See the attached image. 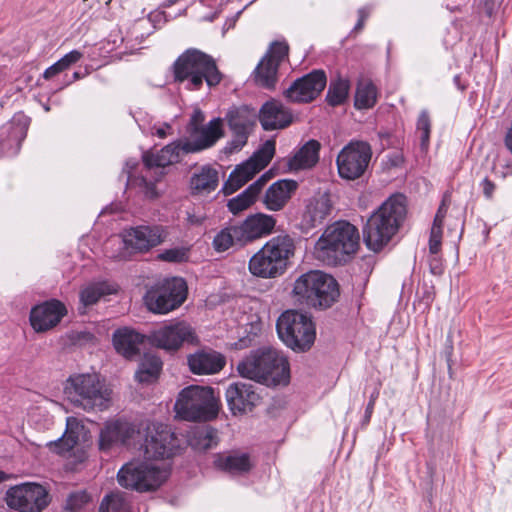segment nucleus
<instances>
[{
    "label": "nucleus",
    "instance_id": "f257e3e1",
    "mask_svg": "<svg viewBox=\"0 0 512 512\" xmlns=\"http://www.w3.org/2000/svg\"><path fill=\"white\" fill-rule=\"evenodd\" d=\"M144 439L141 451L144 461L132 460L118 471V483L127 489L138 492L159 488L168 478L169 472L151 461L173 456L181 446L172 429L163 423L143 421L133 424L114 419L104 423L99 433V449L109 451L119 445H130Z\"/></svg>",
    "mask_w": 512,
    "mask_h": 512
},
{
    "label": "nucleus",
    "instance_id": "f03ea898",
    "mask_svg": "<svg viewBox=\"0 0 512 512\" xmlns=\"http://www.w3.org/2000/svg\"><path fill=\"white\" fill-rule=\"evenodd\" d=\"M406 215L405 196H390L371 214L363 228V240L367 248L373 252L381 251L398 233Z\"/></svg>",
    "mask_w": 512,
    "mask_h": 512
},
{
    "label": "nucleus",
    "instance_id": "7ed1b4c3",
    "mask_svg": "<svg viewBox=\"0 0 512 512\" xmlns=\"http://www.w3.org/2000/svg\"><path fill=\"white\" fill-rule=\"evenodd\" d=\"M237 371L243 378L269 387L287 385L290 381V367L287 358L271 347L252 351L238 363Z\"/></svg>",
    "mask_w": 512,
    "mask_h": 512
},
{
    "label": "nucleus",
    "instance_id": "20e7f679",
    "mask_svg": "<svg viewBox=\"0 0 512 512\" xmlns=\"http://www.w3.org/2000/svg\"><path fill=\"white\" fill-rule=\"evenodd\" d=\"M193 153L190 151L188 138L179 139L174 141L157 152H145L142 156L145 165V174L140 176H132L131 169L135 163L130 161L126 162L123 169V174H127V187L136 189V192L146 199H156L159 193L156 188V181L149 180L151 169L164 168L166 166L178 163L184 155Z\"/></svg>",
    "mask_w": 512,
    "mask_h": 512
},
{
    "label": "nucleus",
    "instance_id": "39448f33",
    "mask_svg": "<svg viewBox=\"0 0 512 512\" xmlns=\"http://www.w3.org/2000/svg\"><path fill=\"white\" fill-rule=\"evenodd\" d=\"M67 401L86 412L107 410L112 401V390L96 373H74L63 384Z\"/></svg>",
    "mask_w": 512,
    "mask_h": 512
},
{
    "label": "nucleus",
    "instance_id": "423d86ee",
    "mask_svg": "<svg viewBox=\"0 0 512 512\" xmlns=\"http://www.w3.org/2000/svg\"><path fill=\"white\" fill-rule=\"evenodd\" d=\"M358 229L347 221H336L329 225L314 247L316 259L327 264L337 265L347 261L359 247Z\"/></svg>",
    "mask_w": 512,
    "mask_h": 512
},
{
    "label": "nucleus",
    "instance_id": "0eeeda50",
    "mask_svg": "<svg viewBox=\"0 0 512 512\" xmlns=\"http://www.w3.org/2000/svg\"><path fill=\"white\" fill-rule=\"evenodd\" d=\"M176 82L184 83L188 90H199L205 81L209 87L218 85L222 80L212 56L196 48L185 50L173 64Z\"/></svg>",
    "mask_w": 512,
    "mask_h": 512
},
{
    "label": "nucleus",
    "instance_id": "6e6552de",
    "mask_svg": "<svg viewBox=\"0 0 512 512\" xmlns=\"http://www.w3.org/2000/svg\"><path fill=\"white\" fill-rule=\"evenodd\" d=\"M292 292L300 303L321 309L330 307L339 296L337 281L319 270L300 275L294 282Z\"/></svg>",
    "mask_w": 512,
    "mask_h": 512
},
{
    "label": "nucleus",
    "instance_id": "1a4fd4ad",
    "mask_svg": "<svg viewBox=\"0 0 512 512\" xmlns=\"http://www.w3.org/2000/svg\"><path fill=\"white\" fill-rule=\"evenodd\" d=\"M176 415L186 421H207L216 417L217 403L211 387L191 385L178 395L174 405Z\"/></svg>",
    "mask_w": 512,
    "mask_h": 512
},
{
    "label": "nucleus",
    "instance_id": "9d476101",
    "mask_svg": "<svg viewBox=\"0 0 512 512\" xmlns=\"http://www.w3.org/2000/svg\"><path fill=\"white\" fill-rule=\"evenodd\" d=\"M281 341L296 352H305L314 344L316 331L314 323L306 314L288 310L281 314L276 323Z\"/></svg>",
    "mask_w": 512,
    "mask_h": 512
},
{
    "label": "nucleus",
    "instance_id": "9b49d317",
    "mask_svg": "<svg viewBox=\"0 0 512 512\" xmlns=\"http://www.w3.org/2000/svg\"><path fill=\"white\" fill-rule=\"evenodd\" d=\"M187 285L182 278L164 279L149 288L144 296L147 308L158 314H166L178 308L186 299Z\"/></svg>",
    "mask_w": 512,
    "mask_h": 512
},
{
    "label": "nucleus",
    "instance_id": "f8f14e48",
    "mask_svg": "<svg viewBox=\"0 0 512 512\" xmlns=\"http://www.w3.org/2000/svg\"><path fill=\"white\" fill-rule=\"evenodd\" d=\"M275 154V141L267 140L263 143L250 159L238 165L229 175L223 185V192L226 195L234 193L246 184L260 170L265 168Z\"/></svg>",
    "mask_w": 512,
    "mask_h": 512
},
{
    "label": "nucleus",
    "instance_id": "ddd939ff",
    "mask_svg": "<svg viewBox=\"0 0 512 512\" xmlns=\"http://www.w3.org/2000/svg\"><path fill=\"white\" fill-rule=\"evenodd\" d=\"M371 157V146L367 142L351 141L337 156L339 176L347 180L360 178L367 170Z\"/></svg>",
    "mask_w": 512,
    "mask_h": 512
},
{
    "label": "nucleus",
    "instance_id": "4468645a",
    "mask_svg": "<svg viewBox=\"0 0 512 512\" xmlns=\"http://www.w3.org/2000/svg\"><path fill=\"white\" fill-rule=\"evenodd\" d=\"M6 504L19 512H41L49 504L47 490L37 483H22L10 487L5 495Z\"/></svg>",
    "mask_w": 512,
    "mask_h": 512
},
{
    "label": "nucleus",
    "instance_id": "2eb2a0df",
    "mask_svg": "<svg viewBox=\"0 0 512 512\" xmlns=\"http://www.w3.org/2000/svg\"><path fill=\"white\" fill-rule=\"evenodd\" d=\"M288 52L286 42L276 41L270 45L253 72L254 81L259 87L268 90L275 88L279 66L288 57Z\"/></svg>",
    "mask_w": 512,
    "mask_h": 512
},
{
    "label": "nucleus",
    "instance_id": "dca6fc26",
    "mask_svg": "<svg viewBox=\"0 0 512 512\" xmlns=\"http://www.w3.org/2000/svg\"><path fill=\"white\" fill-rule=\"evenodd\" d=\"M149 340L156 347L175 351L184 343H193L196 336L188 323L175 321L152 331Z\"/></svg>",
    "mask_w": 512,
    "mask_h": 512
},
{
    "label": "nucleus",
    "instance_id": "f3484780",
    "mask_svg": "<svg viewBox=\"0 0 512 512\" xmlns=\"http://www.w3.org/2000/svg\"><path fill=\"white\" fill-rule=\"evenodd\" d=\"M122 237L127 249L147 252L165 241L167 231L161 225H139L125 230Z\"/></svg>",
    "mask_w": 512,
    "mask_h": 512
},
{
    "label": "nucleus",
    "instance_id": "a211bd4d",
    "mask_svg": "<svg viewBox=\"0 0 512 512\" xmlns=\"http://www.w3.org/2000/svg\"><path fill=\"white\" fill-rule=\"evenodd\" d=\"M326 75L322 70H315L296 79L284 91L285 98L293 103H308L313 101L326 86Z\"/></svg>",
    "mask_w": 512,
    "mask_h": 512
},
{
    "label": "nucleus",
    "instance_id": "6ab92c4d",
    "mask_svg": "<svg viewBox=\"0 0 512 512\" xmlns=\"http://www.w3.org/2000/svg\"><path fill=\"white\" fill-rule=\"evenodd\" d=\"M226 120L233 132V139L229 144L230 152L238 151L247 143L256 122V112L248 106L235 107L228 111Z\"/></svg>",
    "mask_w": 512,
    "mask_h": 512
},
{
    "label": "nucleus",
    "instance_id": "aec40b11",
    "mask_svg": "<svg viewBox=\"0 0 512 512\" xmlns=\"http://www.w3.org/2000/svg\"><path fill=\"white\" fill-rule=\"evenodd\" d=\"M30 119L23 114L16 115L10 123L0 128V156L16 155L26 138Z\"/></svg>",
    "mask_w": 512,
    "mask_h": 512
},
{
    "label": "nucleus",
    "instance_id": "412c9836",
    "mask_svg": "<svg viewBox=\"0 0 512 512\" xmlns=\"http://www.w3.org/2000/svg\"><path fill=\"white\" fill-rule=\"evenodd\" d=\"M225 396L234 415L251 411L260 399L252 384L241 381L231 383L226 389Z\"/></svg>",
    "mask_w": 512,
    "mask_h": 512
},
{
    "label": "nucleus",
    "instance_id": "4be33fe9",
    "mask_svg": "<svg viewBox=\"0 0 512 512\" xmlns=\"http://www.w3.org/2000/svg\"><path fill=\"white\" fill-rule=\"evenodd\" d=\"M66 314L65 306L58 300H50L34 307L30 323L37 332L47 331L56 326Z\"/></svg>",
    "mask_w": 512,
    "mask_h": 512
},
{
    "label": "nucleus",
    "instance_id": "5701e85b",
    "mask_svg": "<svg viewBox=\"0 0 512 512\" xmlns=\"http://www.w3.org/2000/svg\"><path fill=\"white\" fill-rule=\"evenodd\" d=\"M332 202L328 193H319L309 199L302 215L301 226L309 230L321 225L330 215Z\"/></svg>",
    "mask_w": 512,
    "mask_h": 512
},
{
    "label": "nucleus",
    "instance_id": "b1692460",
    "mask_svg": "<svg viewBox=\"0 0 512 512\" xmlns=\"http://www.w3.org/2000/svg\"><path fill=\"white\" fill-rule=\"evenodd\" d=\"M259 121L266 131L283 129L291 124L292 114L281 102L272 99L262 105Z\"/></svg>",
    "mask_w": 512,
    "mask_h": 512
},
{
    "label": "nucleus",
    "instance_id": "393cba45",
    "mask_svg": "<svg viewBox=\"0 0 512 512\" xmlns=\"http://www.w3.org/2000/svg\"><path fill=\"white\" fill-rule=\"evenodd\" d=\"M226 364L225 357L214 350H199L188 356V365L193 374L210 375L216 374Z\"/></svg>",
    "mask_w": 512,
    "mask_h": 512
},
{
    "label": "nucleus",
    "instance_id": "a878e982",
    "mask_svg": "<svg viewBox=\"0 0 512 512\" xmlns=\"http://www.w3.org/2000/svg\"><path fill=\"white\" fill-rule=\"evenodd\" d=\"M188 144L193 153L212 147L222 136V119L214 118L206 126H200L189 133Z\"/></svg>",
    "mask_w": 512,
    "mask_h": 512
},
{
    "label": "nucleus",
    "instance_id": "bb28decb",
    "mask_svg": "<svg viewBox=\"0 0 512 512\" xmlns=\"http://www.w3.org/2000/svg\"><path fill=\"white\" fill-rule=\"evenodd\" d=\"M276 225V219L267 214L257 213L247 217L239 228L245 244L269 235Z\"/></svg>",
    "mask_w": 512,
    "mask_h": 512
},
{
    "label": "nucleus",
    "instance_id": "cd10ccee",
    "mask_svg": "<svg viewBox=\"0 0 512 512\" xmlns=\"http://www.w3.org/2000/svg\"><path fill=\"white\" fill-rule=\"evenodd\" d=\"M248 268L252 275L264 279L276 278L285 272V269L274 256L269 254L265 246L250 258Z\"/></svg>",
    "mask_w": 512,
    "mask_h": 512
},
{
    "label": "nucleus",
    "instance_id": "c85d7f7f",
    "mask_svg": "<svg viewBox=\"0 0 512 512\" xmlns=\"http://www.w3.org/2000/svg\"><path fill=\"white\" fill-rule=\"evenodd\" d=\"M144 340V335L127 327L117 329L113 333L116 351L127 359H134L140 354Z\"/></svg>",
    "mask_w": 512,
    "mask_h": 512
},
{
    "label": "nucleus",
    "instance_id": "c756f323",
    "mask_svg": "<svg viewBox=\"0 0 512 512\" xmlns=\"http://www.w3.org/2000/svg\"><path fill=\"white\" fill-rule=\"evenodd\" d=\"M87 430L84 424L75 417H68L66 420V430L63 436L56 441L48 443L49 448L58 453L65 454L70 452L86 436Z\"/></svg>",
    "mask_w": 512,
    "mask_h": 512
},
{
    "label": "nucleus",
    "instance_id": "7c9ffc66",
    "mask_svg": "<svg viewBox=\"0 0 512 512\" xmlns=\"http://www.w3.org/2000/svg\"><path fill=\"white\" fill-rule=\"evenodd\" d=\"M297 182L290 179H282L273 183L266 191L264 196V204L268 210H281L292 193L297 189Z\"/></svg>",
    "mask_w": 512,
    "mask_h": 512
},
{
    "label": "nucleus",
    "instance_id": "2f4dec72",
    "mask_svg": "<svg viewBox=\"0 0 512 512\" xmlns=\"http://www.w3.org/2000/svg\"><path fill=\"white\" fill-rule=\"evenodd\" d=\"M219 184V173L209 165L202 166L190 177L189 187L193 196H206Z\"/></svg>",
    "mask_w": 512,
    "mask_h": 512
},
{
    "label": "nucleus",
    "instance_id": "473e14b6",
    "mask_svg": "<svg viewBox=\"0 0 512 512\" xmlns=\"http://www.w3.org/2000/svg\"><path fill=\"white\" fill-rule=\"evenodd\" d=\"M321 144L315 139L308 140L288 159L290 170H303L314 167L319 161Z\"/></svg>",
    "mask_w": 512,
    "mask_h": 512
},
{
    "label": "nucleus",
    "instance_id": "72a5a7b5",
    "mask_svg": "<svg viewBox=\"0 0 512 512\" xmlns=\"http://www.w3.org/2000/svg\"><path fill=\"white\" fill-rule=\"evenodd\" d=\"M269 254L275 257L278 263L286 270L290 259L295 254V242L294 239L287 235H277L272 237L264 245Z\"/></svg>",
    "mask_w": 512,
    "mask_h": 512
},
{
    "label": "nucleus",
    "instance_id": "f704fd0d",
    "mask_svg": "<svg viewBox=\"0 0 512 512\" xmlns=\"http://www.w3.org/2000/svg\"><path fill=\"white\" fill-rule=\"evenodd\" d=\"M214 464L218 469L232 475L247 473L253 466L249 454L240 452L217 455Z\"/></svg>",
    "mask_w": 512,
    "mask_h": 512
},
{
    "label": "nucleus",
    "instance_id": "c9c22d12",
    "mask_svg": "<svg viewBox=\"0 0 512 512\" xmlns=\"http://www.w3.org/2000/svg\"><path fill=\"white\" fill-rule=\"evenodd\" d=\"M188 444L196 451H207L218 443L217 430L207 426H198L189 431Z\"/></svg>",
    "mask_w": 512,
    "mask_h": 512
},
{
    "label": "nucleus",
    "instance_id": "e433bc0d",
    "mask_svg": "<svg viewBox=\"0 0 512 512\" xmlns=\"http://www.w3.org/2000/svg\"><path fill=\"white\" fill-rule=\"evenodd\" d=\"M117 290V285L107 281L90 283L81 289L79 294L80 303L84 307L92 306L96 304L102 297L115 294Z\"/></svg>",
    "mask_w": 512,
    "mask_h": 512
},
{
    "label": "nucleus",
    "instance_id": "4c0bfd02",
    "mask_svg": "<svg viewBox=\"0 0 512 512\" xmlns=\"http://www.w3.org/2000/svg\"><path fill=\"white\" fill-rule=\"evenodd\" d=\"M237 245H245L239 225H231L222 229L213 239V247L217 252H224Z\"/></svg>",
    "mask_w": 512,
    "mask_h": 512
},
{
    "label": "nucleus",
    "instance_id": "58836bf2",
    "mask_svg": "<svg viewBox=\"0 0 512 512\" xmlns=\"http://www.w3.org/2000/svg\"><path fill=\"white\" fill-rule=\"evenodd\" d=\"M162 369L161 359L151 353L144 354L140 361L135 378L140 383H149L157 379Z\"/></svg>",
    "mask_w": 512,
    "mask_h": 512
},
{
    "label": "nucleus",
    "instance_id": "ea45409f",
    "mask_svg": "<svg viewBox=\"0 0 512 512\" xmlns=\"http://www.w3.org/2000/svg\"><path fill=\"white\" fill-rule=\"evenodd\" d=\"M377 102V88L372 81L363 79L358 82L354 105L357 109L372 108Z\"/></svg>",
    "mask_w": 512,
    "mask_h": 512
},
{
    "label": "nucleus",
    "instance_id": "a19ab883",
    "mask_svg": "<svg viewBox=\"0 0 512 512\" xmlns=\"http://www.w3.org/2000/svg\"><path fill=\"white\" fill-rule=\"evenodd\" d=\"M350 83L347 79L338 78L331 81L326 95V100L331 106L344 103L348 97Z\"/></svg>",
    "mask_w": 512,
    "mask_h": 512
},
{
    "label": "nucleus",
    "instance_id": "79ce46f5",
    "mask_svg": "<svg viewBox=\"0 0 512 512\" xmlns=\"http://www.w3.org/2000/svg\"><path fill=\"white\" fill-rule=\"evenodd\" d=\"M252 189H245L236 197L230 199L227 203L229 211L236 215L250 207L256 200V196L251 192Z\"/></svg>",
    "mask_w": 512,
    "mask_h": 512
},
{
    "label": "nucleus",
    "instance_id": "37998d69",
    "mask_svg": "<svg viewBox=\"0 0 512 512\" xmlns=\"http://www.w3.org/2000/svg\"><path fill=\"white\" fill-rule=\"evenodd\" d=\"M417 132L420 133L422 150H427L430 143L431 119L427 110H422L416 123Z\"/></svg>",
    "mask_w": 512,
    "mask_h": 512
},
{
    "label": "nucleus",
    "instance_id": "c03bdc74",
    "mask_svg": "<svg viewBox=\"0 0 512 512\" xmlns=\"http://www.w3.org/2000/svg\"><path fill=\"white\" fill-rule=\"evenodd\" d=\"M99 512H128V506L120 495L112 494L104 498Z\"/></svg>",
    "mask_w": 512,
    "mask_h": 512
},
{
    "label": "nucleus",
    "instance_id": "a18cd8bd",
    "mask_svg": "<svg viewBox=\"0 0 512 512\" xmlns=\"http://www.w3.org/2000/svg\"><path fill=\"white\" fill-rule=\"evenodd\" d=\"M158 257L166 262L180 263L188 259V249L184 247L166 249Z\"/></svg>",
    "mask_w": 512,
    "mask_h": 512
},
{
    "label": "nucleus",
    "instance_id": "49530a36",
    "mask_svg": "<svg viewBox=\"0 0 512 512\" xmlns=\"http://www.w3.org/2000/svg\"><path fill=\"white\" fill-rule=\"evenodd\" d=\"M90 501V496L85 491L71 493L66 502V508L72 512H76L84 507Z\"/></svg>",
    "mask_w": 512,
    "mask_h": 512
},
{
    "label": "nucleus",
    "instance_id": "de8ad7c7",
    "mask_svg": "<svg viewBox=\"0 0 512 512\" xmlns=\"http://www.w3.org/2000/svg\"><path fill=\"white\" fill-rule=\"evenodd\" d=\"M442 228L437 226L431 228L429 239V252L431 255H437L441 249Z\"/></svg>",
    "mask_w": 512,
    "mask_h": 512
},
{
    "label": "nucleus",
    "instance_id": "09e8293b",
    "mask_svg": "<svg viewBox=\"0 0 512 512\" xmlns=\"http://www.w3.org/2000/svg\"><path fill=\"white\" fill-rule=\"evenodd\" d=\"M205 120L204 113L200 109H195L191 115L189 124L187 126L188 133H194L198 127L202 126Z\"/></svg>",
    "mask_w": 512,
    "mask_h": 512
},
{
    "label": "nucleus",
    "instance_id": "8fccbe9b",
    "mask_svg": "<svg viewBox=\"0 0 512 512\" xmlns=\"http://www.w3.org/2000/svg\"><path fill=\"white\" fill-rule=\"evenodd\" d=\"M82 58V53L78 50H72L69 53L65 54L61 59H59L62 67L64 69H68L71 65L75 64Z\"/></svg>",
    "mask_w": 512,
    "mask_h": 512
},
{
    "label": "nucleus",
    "instance_id": "3c124183",
    "mask_svg": "<svg viewBox=\"0 0 512 512\" xmlns=\"http://www.w3.org/2000/svg\"><path fill=\"white\" fill-rule=\"evenodd\" d=\"M268 179L269 176L266 173L257 179L254 183H252L247 189H252L251 192L257 197L266 185Z\"/></svg>",
    "mask_w": 512,
    "mask_h": 512
},
{
    "label": "nucleus",
    "instance_id": "603ef678",
    "mask_svg": "<svg viewBox=\"0 0 512 512\" xmlns=\"http://www.w3.org/2000/svg\"><path fill=\"white\" fill-rule=\"evenodd\" d=\"M448 206L446 205L445 201L441 203L439 206L437 213L435 215L434 221H433V227L437 226L439 228H442L444 218L447 213Z\"/></svg>",
    "mask_w": 512,
    "mask_h": 512
},
{
    "label": "nucleus",
    "instance_id": "864d4df0",
    "mask_svg": "<svg viewBox=\"0 0 512 512\" xmlns=\"http://www.w3.org/2000/svg\"><path fill=\"white\" fill-rule=\"evenodd\" d=\"M64 70V67H62L60 61L58 60L56 63H54L44 71L43 77L45 79H50Z\"/></svg>",
    "mask_w": 512,
    "mask_h": 512
},
{
    "label": "nucleus",
    "instance_id": "5fc2aeb1",
    "mask_svg": "<svg viewBox=\"0 0 512 512\" xmlns=\"http://www.w3.org/2000/svg\"><path fill=\"white\" fill-rule=\"evenodd\" d=\"M481 185H482L483 194L485 195V197L487 199L492 198L494 190H495V184L492 181H490L488 178H485L482 181Z\"/></svg>",
    "mask_w": 512,
    "mask_h": 512
},
{
    "label": "nucleus",
    "instance_id": "6e6d98bb",
    "mask_svg": "<svg viewBox=\"0 0 512 512\" xmlns=\"http://www.w3.org/2000/svg\"><path fill=\"white\" fill-rule=\"evenodd\" d=\"M502 0H485V11L488 16H492L500 7Z\"/></svg>",
    "mask_w": 512,
    "mask_h": 512
},
{
    "label": "nucleus",
    "instance_id": "4d7b16f0",
    "mask_svg": "<svg viewBox=\"0 0 512 512\" xmlns=\"http://www.w3.org/2000/svg\"><path fill=\"white\" fill-rule=\"evenodd\" d=\"M430 270L434 275H440L442 273V264L437 255H432V258L429 260Z\"/></svg>",
    "mask_w": 512,
    "mask_h": 512
},
{
    "label": "nucleus",
    "instance_id": "13d9d810",
    "mask_svg": "<svg viewBox=\"0 0 512 512\" xmlns=\"http://www.w3.org/2000/svg\"><path fill=\"white\" fill-rule=\"evenodd\" d=\"M204 220V215H197L194 212H187V221L191 225H200Z\"/></svg>",
    "mask_w": 512,
    "mask_h": 512
},
{
    "label": "nucleus",
    "instance_id": "bf43d9fd",
    "mask_svg": "<svg viewBox=\"0 0 512 512\" xmlns=\"http://www.w3.org/2000/svg\"><path fill=\"white\" fill-rule=\"evenodd\" d=\"M171 126L167 123L162 124L160 127L155 129V134L159 138H165L168 134H170Z\"/></svg>",
    "mask_w": 512,
    "mask_h": 512
},
{
    "label": "nucleus",
    "instance_id": "052dcab7",
    "mask_svg": "<svg viewBox=\"0 0 512 512\" xmlns=\"http://www.w3.org/2000/svg\"><path fill=\"white\" fill-rule=\"evenodd\" d=\"M370 12H371V8L370 7L360 8L358 10L359 20H362V21L365 22V20L369 17Z\"/></svg>",
    "mask_w": 512,
    "mask_h": 512
},
{
    "label": "nucleus",
    "instance_id": "680f3d73",
    "mask_svg": "<svg viewBox=\"0 0 512 512\" xmlns=\"http://www.w3.org/2000/svg\"><path fill=\"white\" fill-rule=\"evenodd\" d=\"M374 403H375V396H372L367 407H366V411H365V418L367 419V421H369L371 414L373 412Z\"/></svg>",
    "mask_w": 512,
    "mask_h": 512
},
{
    "label": "nucleus",
    "instance_id": "e2e57ef3",
    "mask_svg": "<svg viewBox=\"0 0 512 512\" xmlns=\"http://www.w3.org/2000/svg\"><path fill=\"white\" fill-rule=\"evenodd\" d=\"M10 479V475L0 470V483Z\"/></svg>",
    "mask_w": 512,
    "mask_h": 512
},
{
    "label": "nucleus",
    "instance_id": "0e129e2a",
    "mask_svg": "<svg viewBox=\"0 0 512 512\" xmlns=\"http://www.w3.org/2000/svg\"><path fill=\"white\" fill-rule=\"evenodd\" d=\"M364 23H365L364 21H362V20H359V19H358V22L356 23V25H355V27H354V30H355V31H360V30H362V29H363V27H364Z\"/></svg>",
    "mask_w": 512,
    "mask_h": 512
},
{
    "label": "nucleus",
    "instance_id": "69168bd1",
    "mask_svg": "<svg viewBox=\"0 0 512 512\" xmlns=\"http://www.w3.org/2000/svg\"><path fill=\"white\" fill-rule=\"evenodd\" d=\"M178 0H166L165 6L170 7L174 5Z\"/></svg>",
    "mask_w": 512,
    "mask_h": 512
},
{
    "label": "nucleus",
    "instance_id": "338daca9",
    "mask_svg": "<svg viewBox=\"0 0 512 512\" xmlns=\"http://www.w3.org/2000/svg\"><path fill=\"white\" fill-rule=\"evenodd\" d=\"M73 79H74V80H78V79H80V74H79V72H74V74H73Z\"/></svg>",
    "mask_w": 512,
    "mask_h": 512
}]
</instances>
